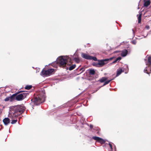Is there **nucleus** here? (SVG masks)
Returning <instances> with one entry per match:
<instances>
[{
  "label": "nucleus",
  "instance_id": "f257e3e1",
  "mask_svg": "<svg viewBox=\"0 0 151 151\" xmlns=\"http://www.w3.org/2000/svg\"><path fill=\"white\" fill-rule=\"evenodd\" d=\"M25 110V108L22 105L10 106L8 117L12 119H14L23 113Z\"/></svg>",
  "mask_w": 151,
  "mask_h": 151
},
{
  "label": "nucleus",
  "instance_id": "f03ea898",
  "mask_svg": "<svg viewBox=\"0 0 151 151\" xmlns=\"http://www.w3.org/2000/svg\"><path fill=\"white\" fill-rule=\"evenodd\" d=\"M45 98L44 91L40 92L39 95L35 96L31 99V101L34 104L36 105H38L45 101Z\"/></svg>",
  "mask_w": 151,
  "mask_h": 151
},
{
  "label": "nucleus",
  "instance_id": "7ed1b4c3",
  "mask_svg": "<svg viewBox=\"0 0 151 151\" xmlns=\"http://www.w3.org/2000/svg\"><path fill=\"white\" fill-rule=\"evenodd\" d=\"M69 57L67 56H60L57 59V62L60 66L64 67L65 66L68 61H70Z\"/></svg>",
  "mask_w": 151,
  "mask_h": 151
},
{
  "label": "nucleus",
  "instance_id": "20e7f679",
  "mask_svg": "<svg viewBox=\"0 0 151 151\" xmlns=\"http://www.w3.org/2000/svg\"><path fill=\"white\" fill-rule=\"evenodd\" d=\"M147 65L144 70V72L149 74L151 72V56H149L148 58V62L146 63Z\"/></svg>",
  "mask_w": 151,
  "mask_h": 151
},
{
  "label": "nucleus",
  "instance_id": "39448f33",
  "mask_svg": "<svg viewBox=\"0 0 151 151\" xmlns=\"http://www.w3.org/2000/svg\"><path fill=\"white\" fill-rule=\"evenodd\" d=\"M54 71L53 69H49L47 70H45L43 69L40 73V75L43 77H46L49 76Z\"/></svg>",
  "mask_w": 151,
  "mask_h": 151
},
{
  "label": "nucleus",
  "instance_id": "423d86ee",
  "mask_svg": "<svg viewBox=\"0 0 151 151\" xmlns=\"http://www.w3.org/2000/svg\"><path fill=\"white\" fill-rule=\"evenodd\" d=\"M81 56L83 58L89 60H93L95 61H97V59L96 57H92L86 53H82Z\"/></svg>",
  "mask_w": 151,
  "mask_h": 151
},
{
  "label": "nucleus",
  "instance_id": "0eeeda50",
  "mask_svg": "<svg viewBox=\"0 0 151 151\" xmlns=\"http://www.w3.org/2000/svg\"><path fill=\"white\" fill-rule=\"evenodd\" d=\"M92 139L101 144H103L105 142L104 139L99 137L93 136L92 137Z\"/></svg>",
  "mask_w": 151,
  "mask_h": 151
},
{
  "label": "nucleus",
  "instance_id": "6e6552de",
  "mask_svg": "<svg viewBox=\"0 0 151 151\" xmlns=\"http://www.w3.org/2000/svg\"><path fill=\"white\" fill-rule=\"evenodd\" d=\"M99 62L98 63H95L93 64L95 65L98 67H101L104 65L106 63L104 62L103 60H99Z\"/></svg>",
  "mask_w": 151,
  "mask_h": 151
},
{
  "label": "nucleus",
  "instance_id": "1a4fd4ad",
  "mask_svg": "<svg viewBox=\"0 0 151 151\" xmlns=\"http://www.w3.org/2000/svg\"><path fill=\"white\" fill-rule=\"evenodd\" d=\"M22 94H20L17 95L16 94V99L17 101H20L24 99Z\"/></svg>",
  "mask_w": 151,
  "mask_h": 151
},
{
  "label": "nucleus",
  "instance_id": "9d476101",
  "mask_svg": "<svg viewBox=\"0 0 151 151\" xmlns=\"http://www.w3.org/2000/svg\"><path fill=\"white\" fill-rule=\"evenodd\" d=\"M3 122L6 125H7L10 123V120L8 118H5L3 120Z\"/></svg>",
  "mask_w": 151,
  "mask_h": 151
},
{
  "label": "nucleus",
  "instance_id": "9b49d317",
  "mask_svg": "<svg viewBox=\"0 0 151 151\" xmlns=\"http://www.w3.org/2000/svg\"><path fill=\"white\" fill-rule=\"evenodd\" d=\"M128 53V51L126 49H124L121 51V52L120 54L121 55L122 57L126 56Z\"/></svg>",
  "mask_w": 151,
  "mask_h": 151
},
{
  "label": "nucleus",
  "instance_id": "f8f14e48",
  "mask_svg": "<svg viewBox=\"0 0 151 151\" xmlns=\"http://www.w3.org/2000/svg\"><path fill=\"white\" fill-rule=\"evenodd\" d=\"M144 6L147 7L149 6L151 3L150 0H144Z\"/></svg>",
  "mask_w": 151,
  "mask_h": 151
},
{
  "label": "nucleus",
  "instance_id": "ddd939ff",
  "mask_svg": "<svg viewBox=\"0 0 151 151\" xmlns=\"http://www.w3.org/2000/svg\"><path fill=\"white\" fill-rule=\"evenodd\" d=\"M124 70L123 71L121 69H117L116 72V77H117L119 76L122 72H124Z\"/></svg>",
  "mask_w": 151,
  "mask_h": 151
},
{
  "label": "nucleus",
  "instance_id": "4468645a",
  "mask_svg": "<svg viewBox=\"0 0 151 151\" xmlns=\"http://www.w3.org/2000/svg\"><path fill=\"white\" fill-rule=\"evenodd\" d=\"M89 71L90 75H93L95 73V71L94 69H89Z\"/></svg>",
  "mask_w": 151,
  "mask_h": 151
},
{
  "label": "nucleus",
  "instance_id": "2eb2a0df",
  "mask_svg": "<svg viewBox=\"0 0 151 151\" xmlns=\"http://www.w3.org/2000/svg\"><path fill=\"white\" fill-rule=\"evenodd\" d=\"M107 78L106 77H103L101 78L99 81L101 83H103L106 81L107 79Z\"/></svg>",
  "mask_w": 151,
  "mask_h": 151
},
{
  "label": "nucleus",
  "instance_id": "dca6fc26",
  "mask_svg": "<svg viewBox=\"0 0 151 151\" xmlns=\"http://www.w3.org/2000/svg\"><path fill=\"white\" fill-rule=\"evenodd\" d=\"M121 59V57H118L114 61L112 62V64H114L116 63L117 62L119 61Z\"/></svg>",
  "mask_w": 151,
  "mask_h": 151
},
{
  "label": "nucleus",
  "instance_id": "f3484780",
  "mask_svg": "<svg viewBox=\"0 0 151 151\" xmlns=\"http://www.w3.org/2000/svg\"><path fill=\"white\" fill-rule=\"evenodd\" d=\"M142 16V14H140L138 17V23H140L141 21V17Z\"/></svg>",
  "mask_w": 151,
  "mask_h": 151
},
{
  "label": "nucleus",
  "instance_id": "a211bd4d",
  "mask_svg": "<svg viewBox=\"0 0 151 151\" xmlns=\"http://www.w3.org/2000/svg\"><path fill=\"white\" fill-rule=\"evenodd\" d=\"M16 94H13L12 96H11L10 98V99H11V101H12L15 99H16Z\"/></svg>",
  "mask_w": 151,
  "mask_h": 151
},
{
  "label": "nucleus",
  "instance_id": "6ab92c4d",
  "mask_svg": "<svg viewBox=\"0 0 151 151\" xmlns=\"http://www.w3.org/2000/svg\"><path fill=\"white\" fill-rule=\"evenodd\" d=\"M57 64H58V63L57 62V61L56 62H55L53 63H52L51 64L52 66L55 68H57Z\"/></svg>",
  "mask_w": 151,
  "mask_h": 151
},
{
  "label": "nucleus",
  "instance_id": "aec40b11",
  "mask_svg": "<svg viewBox=\"0 0 151 151\" xmlns=\"http://www.w3.org/2000/svg\"><path fill=\"white\" fill-rule=\"evenodd\" d=\"M76 65L75 64H74L70 66L69 68V70H71L73 69L76 67Z\"/></svg>",
  "mask_w": 151,
  "mask_h": 151
},
{
  "label": "nucleus",
  "instance_id": "412c9836",
  "mask_svg": "<svg viewBox=\"0 0 151 151\" xmlns=\"http://www.w3.org/2000/svg\"><path fill=\"white\" fill-rule=\"evenodd\" d=\"M32 87V85H27L25 87V88L27 90H29L31 89Z\"/></svg>",
  "mask_w": 151,
  "mask_h": 151
},
{
  "label": "nucleus",
  "instance_id": "4be33fe9",
  "mask_svg": "<svg viewBox=\"0 0 151 151\" xmlns=\"http://www.w3.org/2000/svg\"><path fill=\"white\" fill-rule=\"evenodd\" d=\"M113 79H111L110 80L104 81V83L103 86H104L108 84Z\"/></svg>",
  "mask_w": 151,
  "mask_h": 151
},
{
  "label": "nucleus",
  "instance_id": "5701e85b",
  "mask_svg": "<svg viewBox=\"0 0 151 151\" xmlns=\"http://www.w3.org/2000/svg\"><path fill=\"white\" fill-rule=\"evenodd\" d=\"M74 60L77 63H78L80 62L79 59L77 58H74Z\"/></svg>",
  "mask_w": 151,
  "mask_h": 151
},
{
  "label": "nucleus",
  "instance_id": "b1692460",
  "mask_svg": "<svg viewBox=\"0 0 151 151\" xmlns=\"http://www.w3.org/2000/svg\"><path fill=\"white\" fill-rule=\"evenodd\" d=\"M28 94V93H21V94H22V95L24 99L26 97V96H27Z\"/></svg>",
  "mask_w": 151,
  "mask_h": 151
},
{
  "label": "nucleus",
  "instance_id": "393cba45",
  "mask_svg": "<svg viewBox=\"0 0 151 151\" xmlns=\"http://www.w3.org/2000/svg\"><path fill=\"white\" fill-rule=\"evenodd\" d=\"M17 119L12 120L11 122V123L12 124H15L17 122Z\"/></svg>",
  "mask_w": 151,
  "mask_h": 151
},
{
  "label": "nucleus",
  "instance_id": "a878e982",
  "mask_svg": "<svg viewBox=\"0 0 151 151\" xmlns=\"http://www.w3.org/2000/svg\"><path fill=\"white\" fill-rule=\"evenodd\" d=\"M85 70V68H80L79 69V70L81 71V72L80 74L82 72H83Z\"/></svg>",
  "mask_w": 151,
  "mask_h": 151
},
{
  "label": "nucleus",
  "instance_id": "bb28decb",
  "mask_svg": "<svg viewBox=\"0 0 151 151\" xmlns=\"http://www.w3.org/2000/svg\"><path fill=\"white\" fill-rule=\"evenodd\" d=\"M10 99V98L9 97H6L4 100V101H8Z\"/></svg>",
  "mask_w": 151,
  "mask_h": 151
},
{
  "label": "nucleus",
  "instance_id": "cd10ccee",
  "mask_svg": "<svg viewBox=\"0 0 151 151\" xmlns=\"http://www.w3.org/2000/svg\"><path fill=\"white\" fill-rule=\"evenodd\" d=\"M109 146L111 150L112 151V145L111 143H109Z\"/></svg>",
  "mask_w": 151,
  "mask_h": 151
},
{
  "label": "nucleus",
  "instance_id": "c85d7f7f",
  "mask_svg": "<svg viewBox=\"0 0 151 151\" xmlns=\"http://www.w3.org/2000/svg\"><path fill=\"white\" fill-rule=\"evenodd\" d=\"M132 43L134 45H135L137 43V42L135 40H133L132 41Z\"/></svg>",
  "mask_w": 151,
  "mask_h": 151
},
{
  "label": "nucleus",
  "instance_id": "c756f323",
  "mask_svg": "<svg viewBox=\"0 0 151 151\" xmlns=\"http://www.w3.org/2000/svg\"><path fill=\"white\" fill-rule=\"evenodd\" d=\"M103 60H104V62H106L109 60V58L105 59H103Z\"/></svg>",
  "mask_w": 151,
  "mask_h": 151
},
{
  "label": "nucleus",
  "instance_id": "7c9ffc66",
  "mask_svg": "<svg viewBox=\"0 0 151 151\" xmlns=\"http://www.w3.org/2000/svg\"><path fill=\"white\" fill-rule=\"evenodd\" d=\"M121 51H115L114 52V53H117V52H121Z\"/></svg>",
  "mask_w": 151,
  "mask_h": 151
},
{
  "label": "nucleus",
  "instance_id": "2f4dec72",
  "mask_svg": "<svg viewBox=\"0 0 151 151\" xmlns=\"http://www.w3.org/2000/svg\"><path fill=\"white\" fill-rule=\"evenodd\" d=\"M114 57H111L109 58V60H112L113 58H114Z\"/></svg>",
  "mask_w": 151,
  "mask_h": 151
},
{
  "label": "nucleus",
  "instance_id": "473e14b6",
  "mask_svg": "<svg viewBox=\"0 0 151 151\" xmlns=\"http://www.w3.org/2000/svg\"><path fill=\"white\" fill-rule=\"evenodd\" d=\"M93 125H91V124L90 125V127L91 128H93Z\"/></svg>",
  "mask_w": 151,
  "mask_h": 151
},
{
  "label": "nucleus",
  "instance_id": "72a5a7b5",
  "mask_svg": "<svg viewBox=\"0 0 151 151\" xmlns=\"http://www.w3.org/2000/svg\"><path fill=\"white\" fill-rule=\"evenodd\" d=\"M146 27L148 29L149 28V27L148 26H147Z\"/></svg>",
  "mask_w": 151,
  "mask_h": 151
},
{
  "label": "nucleus",
  "instance_id": "f704fd0d",
  "mask_svg": "<svg viewBox=\"0 0 151 151\" xmlns=\"http://www.w3.org/2000/svg\"><path fill=\"white\" fill-rule=\"evenodd\" d=\"M114 150H115V151H116V148H115V147H114Z\"/></svg>",
  "mask_w": 151,
  "mask_h": 151
},
{
  "label": "nucleus",
  "instance_id": "c9c22d12",
  "mask_svg": "<svg viewBox=\"0 0 151 151\" xmlns=\"http://www.w3.org/2000/svg\"><path fill=\"white\" fill-rule=\"evenodd\" d=\"M127 68L128 69V66H127Z\"/></svg>",
  "mask_w": 151,
  "mask_h": 151
}]
</instances>
